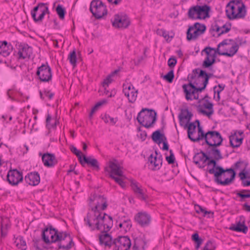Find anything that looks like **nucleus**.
<instances>
[{
    "instance_id": "obj_1",
    "label": "nucleus",
    "mask_w": 250,
    "mask_h": 250,
    "mask_svg": "<svg viewBox=\"0 0 250 250\" xmlns=\"http://www.w3.org/2000/svg\"><path fill=\"white\" fill-rule=\"evenodd\" d=\"M217 160L214 158L207 160L208 166L212 165L213 167L208 170L209 173L214 174L215 181L218 184L226 186L231 184L234 180L236 173L233 168L224 169L222 167L217 166Z\"/></svg>"
},
{
    "instance_id": "obj_2",
    "label": "nucleus",
    "mask_w": 250,
    "mask_h": 250,
    "mask_svg": "<svg viewBox=\"0 0 250 250\" xmlns=\"http://www.w3.org/2000/svg\"><path fill=\"white\" fill-rule=\"evenodd\" d=\"M107 216L106 214L104 213L102 215L101 212H95V214L92 215L90 213H88L86 216L84 218V221L86 224L91 228L92 230H94L95 228L91 223V220H93L95 224L96 229L98 230H102L103 232H107L110 230L112 227V218L110 216Z\"/></svg>"
},
{
    "instance_id": "obj_3",
    "label": "nucleus",
    "mask_w": 250,
    "mask_h": 250,
    "mask_svg": "<svg viewBox=\"0 0 250 250\" xmlns=\"http://www.w3.org/2000/svg\"><path fill=\"white\" fill-rule=\"evenodd\" d=\"M204 76H200V72L198 74L197 79L193 82L188 84H184L182 86L184 92L185 94L186 99L188 101H192L193 99L199 100V93L203 90H198L197 89L204 86Z\"/></svg>"
},
{
    "instance_id": "obj_4",
    "label": "nucleus",
    "mask_w": 250,
    "mask_h": 250,
    "mask_svg": "<svg viewBox=\"0 0 250 250\" xmlns=\"http://www.w3.org/2000/svg\"><path fill=\"white\" fill-rule=\"evenodd\" d=\"M226 13L230 20L243 19L246 15V7L241 0H233L227 4Z\"/></svg>"
},
{
    "instance_id": "obj_5",
    "label": "nucleus",
    "mask_w": 250,
    "mask_h": 250,
    "mask_svg": "<svg viewBox=\"0 0 250 250\" xmlns=\"http://www.w3.org/2000/svg\"><path fill=\"white\" fill-rule=\"evenodd\" d=\"M137 119L141 125L148 128L156 120V112L152 109H143L139 113Z\"/></svg>"
},
{
    "instance_id": "obj_6",
    "label": "nucleus",
    "mask_w": 250,
    "mask_h": 250,
    "mask_svg": "<svg viewBox=\"0 0 250 250\" xmlns=\"http://www.w3.org/2000/svg\"><path fill=\"white\" fill-rule=\"evenodd\" d=\"M61 232L49 226L42 230V238L46 244L55 243L58 240Z\"/></svg>"
},
{
    "instance_id": "obj_7",
    "label": "nucleus",
    "mask_w": 250,
    "mask_h": 250,
    "mask_svg": "<svg viewBox=\"0 0 250 250\" xmlns=\"http://www.w3.org/2000/svg\"><path fill=\"white\" fill-rule=\"evenodd\" d=\"M89 9L93 15L97 19H100L107 14L106 6L100 0H92Z\"/></svg>"
},
{
    "instance_id": "obj_8",
    "label": "nucleus",
    "mask_w": 250,
    "mask_h": 250,
    "mask_svg": "<svg viewBox=\"0 0 250 250\" xmlns=\"http://www.w3.org/2000/svg\"><path fill=\"white\" fill-rule=\"evenodd\" d=\"M205 143L210 146H219L223 141L221 134L217 131H208L205 138Z\"/></svg>"
},
{
    "instance_id": "obj_9",
    "label": "nucleus",
    "mask_w": 250,
    "mask_h": 250,
    "mask_svg": "<svg viewBox=\"0 0 250 250\" xmlns=\"http://www.w3.org/2000/svg\"><path fill=\"white\" fill-rule=\"evenodd\" d=\"M36 75L41 82H48L51 80L52 77L51 68L47 62L38 67Z\"/></svg>"
},
{
    "instance_id": "obj_10",
    "label": "nucleus",
    "mask_w": 250,
    "mask_h": 250,
    "mask_svg": "<svg viewBox=\"0 0 250 250\" xmlns=\"http://www.w3.org/2000/svg\"><path fill=\"white\" fill-rule=\"evenodd\" d=\"M59 238L57 241L58 242L59 249L69 250L74 245L71 236L66 232L61 231L59 235Z\"/></svg>"
},
{
    "instance_id": "obj_11",
    "label": "nucleus",
    "mask_w": 250,
    "mask_h": 250,
    "mask_svg": "<svg viewBox=\"0 0 250 250\" xmlns=\"http://www.w3.org/2000/svg\"><path fill=\"white\" fill-rule=\"evenodd\" d=\"M114 250H128L131 246V241L127 236H119L114 240Z\"/></svg>"
},
{
    "instance_id": "obj_12",
    "label": "nucleus",
    "mask_w": 250,
    "mask_h": 250,
    "mask_svg": "<svg viewBox=\"0 0 250 250\" xmlns=\"http://www.w3.org/2000/svg\"><path fill=\"white\" fill-rule=\"evenodd\" d=\"M112 25L115 27L124 29L127 28L130 23V20L126 16H120L118 14L114 16L112 21Z\"/></svg>"
},
{
    "instance_id": "obj_13",
    "label": "nucleus",
    "mask_w": 250,
    "mask_h": 250,
    "mask_svg": "<svg viewBox=\"0 0 250 250\" xmlns=\"http://www.w3.org/2000/svg\"><path fill=\"white\" fill-rule=\"evenodd\" d=\"M18 58L19 60L29 59L33 53V49L31 46L25 43H21L18 46Z\"/></svg>"
},
{
    "instance_id": "obj_14",
    "label": "nucleus",
    "mask_w": 250,
    "mask_h": 250,
    "mask_svg": "<svg viewBox=\"0 0 250 250\" xmlns=\"http://www.w3.org/2000/svg\"><path fill=\"white\" fill-rule=\"evenodd\" d=\"M7 181L12 186H16L23 180L22 173L17 169L10 170L7 175Z\"/></svg>"
},
{
    "instance_id": "obj_15",
    "label": "nucleus",
    "mask_w": 250,
    "mask_h": 250,
    "mask_svg": "<svg viewBox=\"0 0 250 250\" xmlns=\"http://www.w3.org/2000/svg\"><path fill=\"white\" fill-rule=\"evenodd\" d=\"M123 87V92L125 96L128 98V100L129 103H133L136 100L138 90H135L134 87L131 84L129 85L124 84Z\"/></svg>"
},
{
    "instance_id": "obj_16",
    "label": "nucleus",
    "mask_w": 250,
    "mask_h": 250,
    "mask_svg": "<svg viewBox=\"0 0 250 250\" xmlns=\"http://www.w3.org/2000/svg\"><path fill=\"white\" fill-rule=\"evenodd\" d=\"M91 201H95V206L92 208L93 214H95V212H100V210H104L106 209L107 206L106 200L102 196L96 195L94 197L93 200L90 199Z\"/></svg>"
},
{
    "instance_id": "obj_17",
    "label": "nucleus",
    "mask_w": 250,
    "mask_h": 250,
    "mask_svg": "<svg viewBox=\"0 0 250 250\" xmlns=\"http://www.w3.org/2000/svg\"><path fill=\"white\" fill-rule=\"evenodd\" d=\"M207 154V153L201 151L194 156L193 161L200 168H204L205 167V163L207 160H209V156Z\"/></svg>"
},
{
    "instance_id": "obj_18",
    "label": "nucleus",
    "mask_w": 250,
    "mask_h": 250,
    "mask_svg": "<svg viewBox=\"0 0 250 250\" xmlns=\"http://www.w3.org/2000/svg\"><path fill=\"white\" fill-rule=\"evenodd\" d=\"M229 229L233 231L242 232L246 234L248 230V228L245 225V217L243 216H240L239 221L236 222L234 224H231Z\"/></svg>"
},
{
    "instance_id": "obj_19",
    "label": "nucleus",
    "mask_w": 250,
    "mask_h": 250,
    "mask_svg": "<svg viewBox=\"0 0 250 250\" xmlns=\"http://www.w3.org/2000/svg\"><path fill=\"white\" fill-rule=\"evenodd\" d=\"M197 107L199 113L208 117L213 114V104L209 101L205 102L203 104L201 103Z\"/></svg>"
},
{
    "instance_id": "obj_20",
    "label": "nucleus",
    "mask_w": 250,
    "mask_h": 250,
    "mask_svg": "<svg viewBox=\"0 0 250 250\" xmlns=\"http://www.w3.org/2000/svg\"><path fill=\"white\" fill-rule=\"evenodd\" d=\"M135 221L141 226H148L151 221V217L146 212H140L135 216Z\"/></svg>"
},
{
    "instance_id": "obj_21",
    "label": "nucleus",
    "mask_w": 250,
    "mask_h": 250,
    "mask_svg": "<svg viewBox=\"0 0 250 250\" xmlns=\"http://www.w3.org/2000/svg\"><path fill=\"white\" fill-rule=\"evenodd\" d=\"M156 156H153L152 154L150 155L148 158L149 166L151 167L153 170H157L160 169L162 165V157L161 155L157 156L158 153L155 151Z\"/></svg>"
},
{
    "instance_id": "obj_22",
    "label": "nucleus",
    "mask_w": 250,
    "mask_h": 250,
    "mask_svg": "<svg viewBox=\"0 0 250 250\" xmlns=\"http://www.w3.org/2000/svg\"><path fill=\"white\" fill-rule=\"evenodd\" d=\"M42 161L44 165L48 167H53L58 163L54 154L46 153L42 156Z\"/></svg>"
},
{
    "instance_id": "obj_23",
    "label": "nucleus",
    "mask_w": 250,
    "mask_h": 250,
    "mask_svg": "<svg viewBox=\"0 0 250 250\" xmlns=\"http://www.w3.org/2000/svg\"><path fill=\"white\" fill-rule=\"evenodd\" d=\"M239 134L235 132L229 137L230 145L231 147H238L242 143L243 138L241 137L243 132H239Z\"/></svg>"
},
{
    "instance_id": "obj_24",
    "label": "nucleus",
    "mask_w": 250,
    "mask_h": 250,
    "mask_svg": "<svg viewBox=\"0 0 250 250\" xmlns=\"http://www.w3.org/2000/svg\"><path fill=\"white\" fill-rule=\"evenodd\" d=\"M106 232H103L99 236V241L101 245H104L105 248H110L113 246L114 240L112 241L111 236Z\"/></svg>"
},
{
    "instance_id": "obj_25",
    "label": "nucleus",
    "mask_w": 250,
    "mask_h": 250,
    "mask_svg": "<svg viewBox=\"0 0 250 250\" xmlns=\"http://www.w3.org/2000/svg\"><path fill=\"white\" fill-rule=\"evenodd\" d=\"M25 181L29 185L37 186L40 182V177L37 172H30L25 177Z\"/></svg>"
},
{
    "instance_id": "obj_26",
    "label": "nucleus",
    "mask_w": 250,
    "mask_h": 250,
    "mask_svg": "<svg viewBox=\"0 0 250 250\" xmlns=\"http://www.w3.org/2000/svg\"><path fill=\"white\" fill-rule=\"evenodd\" d=\"M230 29V24H223L218 21L212 23L209 31H229Z\"/></svg>"
},
{
    "instance_id": "obj_27",
    "label": "nucleus",
    "mask_w": 250,
    "mask_h": 250,
    "mask_svg": "<svg viewBox=\"0 0 250 250\" xmlns=\"http://www.w3.org/2000/svg\"><path fill=\"white\" fill-rule=\"evenodd\" d=\"M82 162V163H81V164L82 166H84L85 164H87L88 165L90 166L97 170H99L100 169L99 163L97 160L91 156L86 157L85 155H83Z\"/></svg>"
},
{
    "instance_id": "obj_28",
    "label": "nucleus",
    "mask_w": 250,
    "mask_h": 250,
    "mask_svg": "<svg viewBox=\"0 0 250 250\" xmlns=\"http://www.w3.org/2000/svg\"><path fill=\"white\" fill-rule=\"evenodd\" d=\"M109 168L110 169V177L111 175H117L119 177H124L123 172L121 170V167L117 164L113 162H110L109 165Z\"/></svg>"
},
{
    "instance_id": "obj_29",
    "label": "nucleus",
    "mask_w": 250,
    "mask_h": 250,
    "mask_svg": "<svg viewBox=\"0 0 250 250\" xmlns=\"http://www.w3.org/2000/svg\"><path fill=\"white\" fill-rule=\"evenodd\" d=\"M198 12H199V16L197 17L199 19H205L206 18H208L209 12L210 10V7L206 4L200 6L197 5Z\"/></svg>"
},
{
    "instance_id": "obj_30",
    "label": "nucleus",
    "mask_w": 250,
    "mask_h": 250,
    "mask_svg": "<svg viewBox=\"0 0 250 250\" xmlns=\"http://www.w3.org/2000/svg\"><path fill=\"white\" fill-rule=\"evenodd\" d=\"M12 51V46L9 44L7 42H0V54L3 57H7L10 55Z\"/></svg>"
},
{
    "instance_id": "obj_31",
    "label": "nucleus",
    "mask_w": 250,
    "mask_h": 250,
    "mask_svg": "<svg viewBox=\"0 0 250 250\" xmlns=\"http://www.w3.org/2000/svg\"><path fill=\"white\" fill-rule=\"evenodd\" d=\"M238 49V45L237 44H234L230 48L229 52H221L220 49L216 48L215 50V52H217V54L219 55L232 57L237 52Z\"/></svg>"
},
{
    "instance_id": "obj_32",
    "label": "nucleus",
    "mask_w": 250,
    "mask_h": 250,
    "mask_svg": "<svg viewBox=\"0 0 250 250\" xmlns=\"http://www.w3.org/2000/svg\"><path fill=\"white\" fill-rule=\"evenodd\" d=\"M146 242L143 237H138L134 239L133 250H144Z\"/></svg>"
},
{
    "instance_id": "obj_33",
    "label": "nucleus",
    "mask_w": 250,
    "mask_h": 250,
    "mask_svg": "<svg viewBox=\"0 0 250 250\" xmlns=\"http://www.w3.org/2000/svg\"><path fill=\"white\" fill-rule=\"evenodd\" d=\"M217 146H210L207 149V153L209 155H212L213 158L217 160L223 158L220 150L217 148Z\"/></svg>"
},
{
    "instance_id": "obj_34",
    "label": "nucleus",
    "mask_w": 250,
    "mask_h": 250,
    "mask_svg": "<svg viewBox=\"0 0 250 250\" xmlns=\"http://www.w3.org/2000/svg\"><path fill=\"white\" fill-rule=\"evenodd\" d=\"M185 127H188V138L194 142V140L196 139L197 136H195L196 133V125L194 123H190L188 126L186 124Z\"/></svg>"
},
{
    "instance_id": "obj_35",
    "label": "nucleus",
    "mask_w": 250,
    "mask_h": 250,
    "mask_svg": "<svg viewBox=\"0 0 250 250\" xmlns=\"http://www.w3.org/2000/svg\"><path fill=\"white\" fill-rule=\"evenodd\" d=\"M192 116V114L188 109L182 110L181 113L179 116L180 125H182L183 121L184 119L187 120L188 123Z\"/></svg>"
},
{
    "instance_id": "obj_36",
    "label": "nucleus",
    "mask_w": 250,
    "mask_h": 250,
    "mask_svg": "<svg viewBox=\"0 0 250 250\" xmlns=\"http://www.w3.org/2000/svg\"><path fill=\"white\" fill-rule=\"evenodd\" d=\"M132 188L139 199L142 200H146V196L145 195L143 190L139 187L136 183L132 184Z\"/></svg>"
},
{
    "instance_id": "obj_37",
    "label": "nucleus",
    "mask_w": 250,
    "mask_h": 250,
    "mask_svg": "<svg viewBox=\"0 0 250 250\" xmlns=\"http://www.w3.org/2000/svg\"><path fill=\"white\" fill-rule=\"evenodd\" d=\"M200 76H204V86H202L201 88L197 89L198 90H204L205 89L208 83L209 79L213 76V74L212 73H207L206 71L200 70Z\"/></svg>"
},
{
    "instance_id": "obj_38",
    "label": "nucleus",
    "mask_w": 250,
    "mask_h": 250,
    "mask_svg": "<svg viewBox=\"0 0 250 250\" xmlns=\"http://www.w3.org/2000/svg\"><path fill=\"white\" fill-rule=\"evenodd\" d=\"M206 30V26L204 24H201L199 22H196L194 25L189 26L187 31H205Z\"/></svg>"
},
{
    "instance_id": "obj_39",
    "label": "nucleus",
    "mask_w": 250,
    "mask_h": 250,
    "mask_svg": "<svg viewBox=\"0 0 250 250\" xmlns=\"http://www.w3.org/2000/svg\"><path fill=\"white\" fill-rule=\"evenodd\" d=\"M58 121L56 119H52L51 115L47 114L46 119V127L48 129L55 128L56 126Z\"/></svg>"
},
{
    "instance_id": "obj_40",
    "label": "nucleus",
    "mask_w": 250,
    "mask_h": 250,
    "mask_svg": "<svg viewBox=\"0 0 250 250\" xmlns=\"http://www.w3.org/2000/svg\"><path fill=\"white\" fill-rule=\"evenodd\" d=\"M188 16L189 19H199L197 17L199 16V12L197 5L191 7L188 12Z\"/></svg>"
},
{
    "instance_id": "obj_41",
    "label": "nucleus",
    "mask_w": 250,
    "mask_h": 250,
    "mask_svg": "<svg viewBox=\"0 0 250 250\" xmlns=\"http://www.w3.org/2000/svg\"><path fill=\"white\" fill-rule=\"evenodd\" d=\"M196 122L198 123V134L196 139L194 140V142H199L200 140H204L206 137V133H204L202 127L200 125V122L198 120H196Z\"/></svg>"
},
{
    "instance_id": "obj_42",
    "label": "nucleus",
    "mask_w": 250,
    "mask_h": 250,
    "mask_svg": "<svg viewBox=\"0 0 250 250\" xmlns=\"http://www.w3.org/2000/svg\"><path fill=\"white\" fill-rule=\"evenodd\" d=\"M211 60L208 57H206L205 60L204 61L203 65L204 67L208 68L211 66L215 62L216 55L215 54L210 55Z\"/></svg>"
},
{
    "instance_id": "obj_43",
    "label": "nucleus",
    "mask_w": 250,
    "mask_h": 250,
    "mask_svg": "<svg viewBox=\"0 0 250 250\" xmlns=\"http://www.w3.org/2000/svg\"><path fill=\"white\" fill-rule=\"evenodd\" d=\"M200 70L199 69H193L191 73L188 74V80L189 83H193V81H195L197 79L198 77V74L200 72Z\"/></svg>"
},
{
    "instance_id": "obj_44",
    "label": "nucleus",
    "mask_w": 250,
    "mask_h": 250,
    "mask_svg": "<svg viewBox=\"0 0 250 250\" xmlns=\"http://www.w3.org/2000/svg\"><path fill=\"white\" fill-rule=\"evenodd\" d=\"M56 11L58 15L59 18L61 20H63L64 18V16L66 13L65 9L61 4H58L56 8Z\"/></svg>"
},
{
    "instance_id": "obj_45",
    "label": "nucleus",
    "mask_w": 250,
    "mask_h": 250,
    "mask_svg": "<svg viewBox=\"0 0 250 250\" xmlns=\"http://www.w3.org/2000/svg\"><path fill=\"white\" fill-rule=\"evenodd\" d=\"M157 34L163 37L167 42H170L174 36V32H157Z\"/></svg>"
},
{
    "instance_id": "obj_46",
    "label": "nucleus",
    "mask_w": 250,
    "mask_h": 250,
    "mask_svg": "<svg viewBox=\"0 0 250 250\" xmlns=\"http://www.w3.org/2000/svg\"><path fill=\"white\" fill-rule=\"evenodd\" d=\"M237 195L241 198V201L245 198H250V190L242 189L236 193Z\"/></svg>"
},
{
    "instance_id": "obj_47",
    "label": "nucleus",
    "mask_w": 250,
    "mask_h": 250,
    "mask_svg": "<svg viewBox=\"0 0 250 250\" xmlns=\"http://www.w3.org/2000/svg\"><path fill=\"white\" fill-rule=\"evenodd\" d=\"M103 120L105 123H109L112 125H115L118 121L117 118L110 117L108 115L105 114L103 118Z\"/></svg>"
},
{
    "instance_id": "obj_48",
    "label": "nucleus",
    "mask_w": 250,
    "mask_h": 250,
    "mask_svg": "<svg viewBox=\"0 0 250 250\" xmlns=\"http://www.w3.org/2000/svg\"><path fill=\"white\" fill-rule=\"evenodd\" d=\"M204 32H187V39L188 41L191 40H195L197 39L199 35L202 34Z\"/></svg>"
},
{
    "instance_id": "obj_49",
    "label": "nucleus",
    "mask_w": 250,
    "mask_h": 250,
    "mask_svg": "<svg viewBox=\"0 0 250 250\" xmlns=\"http://www.w3.org/2000/svg\"><path fill=\"white\" fill-rule=\"evenodd\" d=\"M70 149L72 153L75 154L78 158L80 163H82V159H83L82 153L80 150H78L77 148L74 146H70Z\"/></svg>"
},
{
    "instance_id": "obj_50",
    "label": "nucleus",
    "mask_w": 250,
    "mask_h": 250,
    "mask_svg": "<svg viewBox=\"0 0 250 250\" xmlns=\"http://www.w3.org/2000/svg\"><path fill=\"white\" fill-rule=\"evenodd\" d=\"M33 242V246L36 250H42L43 249L44 246L40 239H34Z\"/></svg>"
},
{
    "instance_id": "obj_51",
    "label": "nucleus",
    "mask_w": 250,
    "mask_h": 250,
    "mask_svg": "<svg viewBox=\"0 0 250 250\" xmlns=\"http://www.w3.org/2000/svg\"><path fill=\"white\" fill-rule=\"evenodd\" d=\"M41 14L40 15L38 18H36V16H35V19H33L35 22H38L41 21L44 18V15L46 13L48 14L49 13L48 7L46 6L44 9H41Z\"/></svg>"
},
{
    "instance_id": "obj_52",
    "label": "nucleus",
    "mask_w": 250,
    "mask_h": 250,
    "mask_svg": "<svg viewBox=\"0 0 250 250\" xmlns=\"http://www.w3.org/2000/svg\"><path fill=\"white\" fill-rule=\"evenodd\" d=\"M68 59L69 60V62L72 65L74 66L76 65L77 58L75 50H73L72 52L70 53Z\"/></svg>"
},
{
    "instance_id": "obj_53",
    "label": "nucleus",
    "mask_w": 250,
    "mask_h": 250,
    "mask_svg": "<svg viewBox=\"0 0 250 250\" xmlns=\"http://www.w3.org/2000/svg\"><path fill=\"white\" fill-rule=\"evenodd\" d=\"M47 4V3L40 2V3H38L37 6H35L33 8V9L31 11V16H32V17L33 19H35V16H36V15L37 11L39 9H40L41 10L42 8V6H43L46 5Z\"/></svg>"
},
{
    "instance_id": "obj_54",
    "label": "nucleus",
    "mask_w": 250,
    "mask_h": 250,
    "mask_svg": "<svg viewBox=\"0 0 250 250\" xmlns=\"http://www.w3.org/2000/svg\"><path fill=\"white\" fill-rule=\"evenodd\" d=\"M162 134H161L159 130L155 131V132H154L152 133V134L151 135V138H152V140L154 142L158 143V142H159V141L160 140L161 137H162Z\"/></svg>"
},
{
    "instance_id": "obj_55",
    "label": "nucleus",
    "mask_w": 250,
    "mask_h": 250,
    "mask_svg": "<svg viewBox=\"0 0 250 250\" xmlns=\"http://www.w3.org/2000/svg\"><path fill=\"white\" fill-rule=\"evenodd\" d=\"M174 77V71L173 70H171L167 73V74H166L163 77V78L167 82L171 83L173 82Z\"/></svg>"
},
{
    "instance_id": "obj_56",
    "label": "nucleus",
    "mask_w": 250,
    "mask_h": 250,
    "mask_svg": "<svg viewBox=\"0 0 250 250\" xmlns=\"http://www.w3.org/2000/svg\"><path fill=\"white\" fill-rule=\"evenodd\" d=\"M9 228V225L7 223H4V221H2L1 225V235L2 237H5L7 234V230Z\"/></svg>"
},
{
    "instance_id": "obj_57",
    "label": "nucleus",
    "mask_w": 250,
    "mask_h": 250,
    "mask_svg": "<svg viewBox=\"0 0 250 250\" xmlns=\"http://www.w3.org/2000/svg\"><path fill=\"white\" fill-rule=\"evenodd\" d=\"M16 245L21 250H25L26 249V243L21 238L17 239V243Z\"/></svg>"
},
{
    "instance_id": "obj_58",
    "label": "nucleus",
    "mask_w": 250,
    "mask_h": 250,
    "mask_svg": "<svg viewBox=\"0 0 250 250\" xmlns=\"http://www.w3.org/2000/svg\"><path fill=\"white\" fill-rule=\"evenodd\" d=\"M216 49V48L208 47L205 48L203 51L206 53L207 55V57H208L209 58H211L210 55H213V54H215L216 55V54L217 53V52H215Z\"/></svg>"
},
{
    "instance_id": "obj_59",
    "label": "nucleus",
    "mask_w": 250,
    "mask_h": 250,
    "mask_svg": "<svg viewBox=\"0 0 250 250\" xmlns=\"http://www.w3.org/2000/svg\"><path fill=\"white\" fill-rule=\"evenodd\" d=\"M85 35L88 39L91 40L98 38L100 36L98 32H86Z\"/></svg>"
},
{
    "instance_id": "obj_60",
    "label": "nucleus",
    "mask_w": 250,
    "mask_h": 250,
    "mask_svg": "<svg viewBox=\"0 0 250 250\" xmlns=\"http://www.w3.org/2000/svg\"><path fill=\"white\" fill-rule=\"evenodd\" d=\"M123 177H116L114 176L111 175V178L115 180V181L118 183L122 188H125V184L123 181Z\"/></svg>"
},
{
    "instance_id": "obj_61",
    "label": "nucleus",
    "mask_w": 250,
    "mask_h": 250,
    "mask_svg": "<svg viewBox=\"0 0 250 250\" xmlns=\"http://www.w3.org/2000/svg\"><path fill=\"white\" fill-rule=\"evenodd\" d=\"M215 247L214 244L210 241H208L203 250H214Z\"/></svg>"
},
{
    "instance_id": "obj_62",
    "label": "nucleus",
    "mask_w": 250,
    "mask_h": 250,
    "mask_svg": "<svg viewBox=\"0 0 250 250\" xmlns=\"http://www.w3.org/2000/svg\"><path fill=\"white\" fill-rule=\"evenodd\" d=\"M170 155L166 157V160L169 164H172L174 163L175 157L172 150H169Z\"/></svg>"
},
{
    "instance_id": "obj_63",
    "label": "nucleus",
    "mask_w": 250,
    "mask_h": 250,
    "mask_svg": "<svg viewBox=\"0 0 250 250\" xmlns=\"http://www.w3.org/2000/svg\"><path fill=\"white\" fill-rule=\"evenodd\" d=\"M177 63V60L174 57H171L167 62L168 65L170 68H173Z\"/></svg>"
},
{
    "instance_id": "obj_64",
    "label": "nucleus",
    "mask_w": 250,
    "mask_h": 250,
    "mask_svg": "<svg viewBox=\"0 0 250 250\" xmlns=\"http://www.w3.org/2000/svg\"><path fill=\"white\" fill-rule=\"evenodd\" d=\"M123 225L125 230L127 231L128 230H129L131 227V221L129 220L124 221L123 222Z\"/></svg>"
}]
</instances>
